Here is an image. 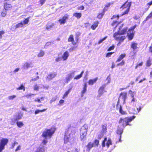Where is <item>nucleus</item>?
<instances>
[{
    "label": "nucleus",
    "mask_w": 152,
    "mask_h": 152,
    "mask_svg": "<svg viewBox=\"0 0 152 152\" xmlns=\"http://www.w3.org/2000/svg\"><path fill=\"white\" fill-rule=\"evenodd\" d=\"M84 73V71H83L82 72L81 74L78 75H77L74 78V79L76 80H78L80 79V78H81L83 75V74Z\"/></svg>",
    "instance_id": "34"
},
{
    "label": "nucleus",
    "mask_w": 152,
    "mask_h": 152,
    "mask_svg": "<svg viewBox=\"0 0 152 152\" xmlns=\"http://www.w3.org/2000/svg\"><path fill=\"white\" fill-rule=\"evenodd\" d=\"M126 56L125 53L121 54L118 58L117 60L116 61V62H118L122 60Z\"/></svg>",
    "instance_id": "26"
},
{
    "label": "nucleus",
    "mask_w": 152,
    "mask_h": 152,
    "mask_svg": "<svg viewBox=\"0 0 152 152\" xmlns=\"http://www.w3.org/2000/svg\"><path fill=\"white\" fill-rule=\"evenodd\" d=\"M55 60L56 62H58L61 61V58L59 56L57 57L56 58Z\"/></svg>",
    "instance_id": "47"
},
{
    "label": "nucleus",
    "mask_w": 152,
    "mask_h": 152,
    "mask_svg": "<svg viewBox=\"0 0 152 152\" xmlns=\"http://www.w3.org/2000/svg\"><path fill=\"white\" fill-rule=\"evenodd\" d=\"M7 12L6 10H4L2 12L1 15L2 17H4L6 16Z\"/></svg>",
    "instance_id": "49"
},
{
    "label": "nucleus",
    "mask_w": 152,
    "mask_h": 152,
    "mask_svg": "<svg viewBox=\"0 0 152 152\" xmlns=\"http://www.w3.org/2000/svg\"><path fill=\"white\" fill-rule=\"evenodd\" d=\"M17 90H23L24 91L25 90V88L24 86L23 85H22L20 87L17 88Z\"/></svg>",
    "instance_id": "43"
},
{
    "label": "nucleus",
    "mask_w": 152,
    "mask_h": 152,
    "mask_svg": "<svg viewBox=\"0 0 152 152\" xmlns=\"http://www.w3.org/2000/svg\"><path fill=\"white\" fill-rule=\"evenodd\" d=\"M47 110L46 109H45L42 110H37L35 112V114L37 115L40 112H42L45 111Z\"/></svg>",
    "instance_id": "36"
},
{
    "label": "nucleus",
    "mask_w": 152,
    "mask_h": 152,
    "mask_svg": "<svg viewBox=\"0 0 152 152\" xmlns=\"http://www.w3.org/2000/svg\"><path fill=\"white\" fill-rule=\"evenodd\" d=\"M22 116V114H19L17 115L14 116V117L12 118L11 120L13 123H14L18 120L21 119Z\"/></svg>",
    "instance_id": "14"
},
{
    "label": "nucleus",
    "mask_w": 152,
    "mask_h": 152,
    "mask_svg": "<svg viewBox=\"0 0 152 152\" xmlns=\"http://www.w3.org/2000/svg\"><path fill=\"white\" fill-rule=\"evenodd\" d=\"M5 33V32L3 31H0V38L1 39L2 37V35Z\"/></svg>",
    "instance_id": "55"
},
{
    "label": "nucleus",
    "mask_w": 152,
    "mask_h": 152,
    "mask_svg": "<svg viewBox=\"0 0 152 152\" xmlns=\"http://www.w3.org/2000/svg\"><path fill=\"white\" fill-rule=\"evenodd\" d=\"M114 45H113L111 46L110 47L108 48V49H107V50L108 51H110L112 50H113L114 49Z\"/></svg>",
    "instance_id": "52"
},
{
    "label": "nucleus",
    "mask_w": 152,
    "mask_h": 152,
    "mask_svg": "<svg viewBox=\"0 0 152 152\" xmlns=\"http://www.w3.org/2000/svg\"><path fill=\"white\" fill-rule=\"evenodd\" d=\"M76 129L73 127H69L66 132L64 138V143L66 144L69 141L70 137L74 135L76 132Z\"/></svg>",
    "instance_id": "1"
},
{
    "label": "nucleus",
    "mask_w": 152,
    "mask_h": 152,
    "mask_svg": "<svg viewBox=\"0 0 152 152\" xmlns=\"http://www.w3.org/2000/svg\"><path fill=\"white\" fill-rule=\"evenodd\" d=\"M127 92L125 91L121 92L120 93L119 97L118 99V101L119 99V103H120V98L123 99V104L125 103L126 100L127 98Z\"/></svg>",
    "instance_id": "8"
},
{
    "label": "nucleus",
    "mask_w": 152,
    "mask_h": 152,
    "mask_svg": "<svg viewBox=\"0 0 152 152\" xmlns=\"http://www.w3.org/2000/svg\"><path fill=\"white\" fill-rule=\"evenodd\" d=\"M103 15V14L102 13H100L97 16V18L99 19H100L102 18Z\"/></svg>",
    "instance_id": "59"
},
{
    "label": "nucleus",
    "mask_w": 152,
    "mask_h": 152,
    "mask_svg": "<svg viewBox=\"0 0 152 152\" xmlns=\"http://www.w3.org/2000/svg\"><path fill=\"white\" fill-rule=\"evenodd\" d=\"M71 89V88L69 89L67 91L65 92L63 97V99H64L65 97L67 96L68 95L70 92Z\"/></svg>",
    "instance_id": "35"
},
{
    "label": "nucleus",
    "mask_w": 152,
    "mask_h": 152,
    "mask_svg": "<svg viewBox=\"0 0 152 152\" xmlns=\"http://www.w3.org/2000/svg\"><path fill=\"white\" fill-rule=\"evenodd\" d=\"M94 146V144L91 142H89L87 146L88 149L89 150L91 148Z\"/></svg>",
    "instance_id": "37"
},
{
    "label": "nucleus",
    "mask_w": 152,
    "mask_h": 152,
    "mask_svg": "<svg viewBox=\"0 0 152 152\" xmlns=\"http://www.w3.org/2000/svg\"><path fill=\"white\" fill-rule=\"evenodd\" d=\"M69 53L67 51L65 52L62 56V58L63 61H65L66 60L69 56Z\"/></svg>",
    "instance_id": "22"
},
{
    "label": "nucleus",
    "mask_w": 152,
    "mask_h": 152,
    "mask_svg": "<svg viewBox=\"0 0 152 152\" xmlns=\"http://www.w3.org/2000/svg\"><path fill=\"white\" fill-rule=\"evenodd\" d=\"M123 129H121L120 128H118V129L116 131V133L119 135V140H118L119 142H121V134L123 132Z\"/></svg>",
    "instance_id": "15"
},
{
    "label": "nucleus",
    "mask_w": 152,
    "mask_h": 152,
    "mask_svg": "<svg viewBox=\"0 0 152 152\" xmlns=\"http://www.w3.org/2000/svg\"><path fill=\"white\" fill-rule=\"evenodd\" d=\"M104 88V85H103L100 88L98 91L99 95L98 96V97H100L103 94Z\"/></svg>",
    "instance_id": "21"
},
{
    "label": "nucleus",
    "mask_w": 152,
    "mask_h": 152,
    "mask_svg": "<svg viewBox=\"0 0 152 152\" xmlns=\"http://www.w3.org/2000/svg\"><path fill=\"white\" fill-rule=\"evenodd\" d=\"M142 108V106H139L137 108V110H136L135 109H133L132 113L134 114H137L141 110Z\"/></svg>",
    "instance_id": "20"
},
{
    "label": "nucleus",
    "mask_w": 152,
    "mask_h": 152,
    "mask_svg": "<svg viewBox=\"0 0 152 152\" xmlns=\"http://www.w3.org/2000/svg\"><path fill=\"white\" fill-rule=\"evenodd\" d=\"M119 18V16L118 15H113L112 17L111 18V19H113L115 18H116L117 19H118Z\"/></svg>",
    "instance_id": "53"
},
{
    "label": "nucleus",
    "mask_w": 152,
    "mask_h": 152,
    "mask_svg": "<svg viewBox=\"0 0 152 152\" xmlns=\"http://www.w3.org/2000/svg\"><path fill=\"white\" fill-rule=\"evenodd\" d=\"M98 80V77H95L93 79L89 80L88 82V84L90 86H92L96 83Z\"/></svg>",
    "instance_id": "18"
},
{
    "label": "nucleus",
    "mask_w": 152,
    "mask_h": 152,
    "mask_svg": "<svg viewBox=\"0 0 152 152\" xmlns=\"http://www.w3.org/2000/svg\"><path fill=\"white\" fill-rule=\"evenodd\" d=\"M119 99L118 101L117 104L116 105V109L118 110L119 113L122 115H126L127 113L125 111L123 110L122 109V107L121 105H119Z\"/></svg>",
    "instance_id": "9"
},
{
    "label": "nucleus",
    "mask_w": 152,
    "mask_h": 152,
    "mask_svg": "<svg viewBox=\"0 0 152 152\" xmlns=\"http://www.w3.org/2000/svg\"><path fill=\"white\" fill-rule=\"evenodd\" d=\"M114 53V52H109L107 53L106 55V57H110L112 54Z\"/></svg>",
    "instance_id": "45"
},
{
    "label": "nucleus",
    "mask_w": 152,
    "mask_h": 152,
    "mask_svg": "<svg viewBox=\"0 0 152 152\" xmlns=\"http://www.w3.org/2000/svg\"><path fill=\"white\" fill-rule=\"evenodd\" d=\"M134 32L128 31L127 34V37L128 39L129 40H131L133 38L134 36Z\"/></svg>",
    "instance_id": "17"
},
{
    "label": "nucleus",
    "mask_w": 152,
    "mask_h": 152,
    "mask_svg": "<svg viewBox=\"0 0 152 152\" xmlns=\"http://www.w3.org/2000/svg\"><path fill=\"white\" fill-rule=\"evenodd\" d=\"M33 64L31 62H25L22 66V69L23 70H27L30 68L33 67Z\"/></svg>",
    "instance_id": "10"
},
{
    "label": "nucleus",
    "mask_w": 152,
    "mask_h": 152,
    "mask_svg": "<svg viewBox=\"0 0 152 152\" xmlns=\"http://www.w3.org/2000/svg\"><path fill=\"white\" fill-rule=\"evenodd\" d=\"M68 18L67 16H64L62 18L58 20V22L61 24H64L66 22V20Z\"/></svg>",
    "instance_id": "19"
},
{
    "label": "nucleus",
    "mask_w": 152,
    "mask_h": 152,
    "mask_svg": "<svg viewBox=\"0 0 152 152\" xmlns=\"http://www.w3.org/2000/svg\"><path fill=\"white\" fill-rule=\"evenodd\" d=\"M121 26L120 27L119 30L117 31V32H116L118 33L119 34L122 35L125 34L127 32V31L128 30V28L127 27H126L123 28L122 29H121Z\"/></svg>",
    "instance_id": "12"
},
{
    "label": "nucleus",
    "mask_w": 152,
    "mask_h": 152,
    "mask_svg": "<svg viewBox=\"0 0 152 152\" xmlns=\"http://www.w3.org/2000/svg\"><path fill=\"white\" fill-rule=\"evenodd\" d=\"M143 63V62L142 61L141 63H140L139 64H137L136 66H135V69H137V67L139 66H142V65Z\"/></svg>",
    "instance_id": "48"
},
{
    "label": "nucleus",
    "mask_w": 152,
    "mask_h": 152,
    "mask_svg": "<svg viewBox=\"0 0 152 152\" xmlns=\"http://www.w3.org/2000/svg\"><path fill=\"white\" fill-rule=\"evenodd\" d=\"M45 51L42 50H40L39 53L37 54V57H42L45 55Z\"/></svg>",
    "instance_id": "28"
},
{
    "label": "nucleus",
    "mask_w": 152,
    "mask_h": 152,
    "mask_svg": "<svg viewBox=\"0 0 152 152\" xmlns=\"http://www.w3.org/2000/svg\"><path fill=\"white\" fill-rule=\"evenodd\" d=\"M68 41L72 42V44L73 45L75 44V43L74 41L73 36V35H71L70 36L68 39Z\"/></svg>",
    "instance_id": "29"
},
{
    "label": "nucleus",
    "mask_w": 152,
    "mask_h": 152,
    "mask_svg": "<svg viewBox=\"0 0 152 152\" xmlns=\"http://www.w3.org/2000/svg\"><path fill=\"white\" fill-rule=\"evenodd\" d=\"M149 51L152 54V46H151L149 47Z\"/></svg>",
    "instance_id": "62"
},
{
    "label": "nucleus",
    "mask_w": 152,
    "mask_h": 152,
    "mask_svg": "<svg viewBox=\"0 0 152 152\" xmlns=\"http://www.w3.org/2000/svg\"><path fill=\"white\" fill-rule=\"evenodd\" d=\"M136 27V25H135L131 27L128 30V31H130L131 32H134V30L135 28Z\"/></svg>",
    "instance_id": "41"
},
{
    "label": "nucleus",
    "mask_w": 152,
    "mask_h": 152,
    "mask_svg": "<svg viewBox=\"0 0 152 152\" xmlns=\"http://www.w3.org/2000/svg\"><path fill=\"white\" fill-rule=\"evenodd\" d=\"M16 97V96L15 95H13L12 96H9L8 97L9 99L12 100L13 99H15Z\"/></svg>",
    "instance_id": "42"
},
{
    "label": "nucleus",
    "mask_w": 152,
    "mask_h": 152,
    "mask_svg": "<svg viewBox=\"0 0 152 152\" xmlns=\"http://www.w3.org/2000/svg\"><path fill=\"white\" fill-rule=\"evenodd\" d=\"M33 94H28L26 95L25 96L27 98H29L31 97L32 95H34Z\"/></svg>",
    "instance_id": "57"
},
{
    "label": "nucleus",
    "mask_w": 152,
    "mask_h": 152,
    "mask_svg": "<svg viewBox=\"0 0 152 152\" xmlns=\"http://www.w3.org/2000/svg\"><path fill=\"white\" fill-rule=\"evenodd\" d=\"M125 63V62L124 60H122L120 63L117 64V66H123Z\"/></svg>",
    "instance_id": "44"
},
{
    "label": "nucleus",
    "mask_w": 152,
    "mask_h": 152,
    "mask_svg": "<svg viewBox=\"0 0 152 152\" xmlns=\"http://www.w3.org/2000/svg\"><path fill=\"white\" fill-rule=\"evenodd\" d=\"M98 22L97 21L94 22V24L91 26V28L93 30H95L98 26Z\"/></svg>",
    "instance_id": "30"
},
{
    "label": "nucleus",
    "mask_w": 152,
    "mask_h": 152,
    "mask_svg": "<svg viewBox=\"0 0 152 152\" xmlns=\"http://www.w3.org/2000/svg\"><path fill=\"white\" fill-rule=\"evenodd\" d=\"M56 74L54 73H52L49 74L47 77V80H52L53 78L55 77Z\"/></svg>",
    "instance_id": "27"
},
{
    "label": "nucleus",
    "mask_w": 152,
    "mask_h": 152,
    "mask_svg": "<svg viewBox=\"0 0 152 152\" xmlns=\"http://www.w3.org/2000/svg\"><path fill=\"white\" fill-rule=\"evenodd\" d=\"M46 139H45L43 140L42 141V143L44 145H45L48 142V141L46 140Z\"/></svg>",
    "instance_id": "64"
},
{
    "label": "nucleus",
    "mask_w": 152,
    "mask_h": 152,
    "mask_svg": "<svg viewBox=\"0 0 152 152\" xmlns=\"http://www.w3.org/2000/svg\"><path fill=\"white\" fill-rule=\"evenodd\" d=\"M151 60L150 58H149L146 61V66L149 67L151 65Z\"/></svg>",
    "instance_id": "33"
},
{
    "label": "nucleus",
    "mask_w": 152,
    "mask_h": 152,
    "mask_svg": "<svg viewBox=\"0 0 152 152\" xmlns=\"http://www.w3.org/2000/svg\"><path fill=\"white\" fill-rule=\"evenodd\" d=\"M29 18H27L26 19L24 20L23 22V25L26 24H27L28 23L29 21Z\"/></svg>",
    "instance_id": "40"
},
{
    "label": "nucleus",
    "mask_w": 152,
    "mask_h": 152,
    "mask_svg": "<svg viewBox=\"0 0 152 152\" xmlns=\"http://www.w3.org/2000/svg\"><path fill=\"white\" fill-rule=\"evenodd\" d=\"M73 15V16L76 17L77 18L79 19L81 17L82 15L81 13L76 12L74 13Z\"/></svg>",
    "instance_id": "32"
},
{
    "label": "nucleus",
    "mask_w": 152,
    "mask_h": 152,
    "mask_svg": "<svg viewBox=\"0 0 152 152\" xmlns=\"http://www.w3.org/2000/svg\"><path fill=\"white\" fill-rule=\"evenodd\" d=\"M84 9V7L83 6H80L78 7V9L79 10H83Z\"/></svg>",
    "instance_id": "58"
},
{
    "label": "nucleus",
    "mask_w": 152,
    "mask_h": 152,
    "mask_svg": "<svg viewBox=\"0 0 152 152\" xmlns=\"http://www.w3.org/2000/svg\"><path fill=\"white\" fill-rule=\"evenodd\" d=\"M50 44H51V43L50 42H47L45 45V46H44L45 48L47 47L50 45Z\"/></svg>",
    "instance_id": "61"
},
{
    "label": "nucleus",
    "mask_w": 152,
    "mask_h": 152,
    "mask_svg": "<svg viewBox=\"0 0 152 152\" xmlns=\"http://www.w3.org/2000/svg\"><path fill=\"white\" fill-rule=\"evenodd\" d=\"M135 118V116H132L130 117H126L124 118H120L118 121V123L123 128L129 125V122L132 121Z\"/></svg>",
    "instance_id": "2"
},
{
    "label": "nucleus",
    "mask_w": 152,
    "mask_h": 152,
    "mask_svg": "<svg viewBox=\"0 0 152 152\" xmlns=\"http://www.w3.org/2000/svg\"><path fill=\"white\" fill-rule=\"evenodd\" d=\"M34 90L36 91H38L39 88V87L37 85H34Z\"/></svg>",
    "instance_id": "51"
},
{
    "label": "nucleus",
    "mask_w": 152,
    "mask_h": 152,
    "mask_svg": "<svg viewBox=\"0 0 152 152\" xmlns=\"http://www.w3.org/2000/svg\"><path fill=\"white\" fill-rule=\"evenodd\" d=\"M113 37L115 39L116 41H118L119 43H120L123 42L126 38L125 36L119 34L118 33H115L113 35Z\"/></svg>",
    "instance_id": "6"
},
{
    "label": "nucleus",
    "mask_w": 152,
    "mask_h": 152,
    "mask_svg": "<svg viewBox=\"0 0 152 152\" xmlns=\"http://www.w3.org/2000/svg\"><path fill=\"white\" fill-rule=\"evenodd\" d=\"M118 23V22L117 21H114L112 23V25L113 26H115V27H116V25Z\"/></svg>",
    "instance_id": "54"
},
{
    "label": "nucleus",
    "mask_w": 152,
    "mask_h": 152,
    "mask_svg": "<svg viewBox=\"0 0 152 152\" xmlns=\"http://www.w3.org/2000/svg\"><path fill=\"white\" fill-rule=\"evenodd\" d=\"M21 149V146L20 145H19L17 147L16 149L15 150V151L16 152L20 150Z\"/></svg>",
    "instance_id": "60"
},
{
    "label": "nucleus",
    "mask_w": 152,
    "mask_h": 152,
    "mask_svg": "<svg viewBox=\"0 0 152 152\" xmlns=\"http://www.w3.org/2000/svg\"><path fill=\"white\" fill-rule=\"evenodd\" d=\"M23 26V22L19 23L16 25L13 24L11 27V30H14L17 28H22Z\"/></svg>",
    "instance_id": "13"
},
{
    "label": "nucleus",
    "mask_w": 152,
    "mask_h": 152,
    "mask_svg": "<svg viewBox=\"0 0 152 152\" xmlns=\"http://www.w3.org/2000/svg\"><path fill=\"white\" fill-rule=\"evenodd\" d=\"M99 141L97 140H96L94 142V145H95L96 146H98L99 143Z\"/></svg>",
    "instance_id": "56"
},
{
    "label": "nucleus",
    "mask_w": 152,
    "mask_h": 152,
    "mask_svg": "<svg viewBox=\"0 0 152 152\" xmlns=\"http://www.w3.org/2000/svg\"><path fill=\"white\" fill-rule=\"evenodd\" d=\"M8 140L7 138H3L0 141V152L4 149L5 146L7 143Z\"/></svg>",
    "instance_id": "7"
},
{
    "label": "nucleus",
    "mask_w": 152,
    "mask_h": 152,
    "mask_svg": "<svg viewBox=\"0 0 152 152\" xmlns=\"http://www.w3.org/2000/svg\"><path fill=\"white\" fill-rule=\"evenodd\" d=\"M17 124L18 126L19 127H21L23 125V124L21 122L19 121L17 122Z\"/></svg>",
    "instance_id": "39"
},
{
    "label": "nucleus",
    "mask_w": 152,
    "mask_h": 152,
    "mask_svg": "<svg viewBox=\"0 0 152 152\" xmlns=\"http://www.w3.org/2000/svg\"><path fill=\"white\" fill-rule=\"evenodd\" d=\"M4 7L6 10L10 9L12 7V6L10 4H6L4 5Z\"/></svg>",
    "instance_id": "31"
},
{
    "label": "nucleus",
    "mask_w": 152,
    "mask_h": 152,
    "mask_svg": "<svg viewBox=\"0 0 152 152\" xmlns=\"http://www.w3.org/2000/svg\"><path fill=\"white\" fill-rule=\"evenodd\" d=\"M152 16V12H151L149 15L146 17L145 20H147L149 18H151Z\"/></svg>",
    "instance_id": "46"
},
{
    "label": "nucleus",
    "mask_w": 152,
    "mask_h": 152,
    "mask_svg": "<svg viewBox=\"0 0 152 152\" xmlns=\"http://www.w3.org/2000/svg\"><path fill=\"white\" fill-rule=\"evenodd\" d=\"M19 69H20V68H16V69H15L14 70V71H13V72L14 73L17 72L19 71Z\"/></svg>",
    "instance_id": "63"
},
{
    "label": "nucleus",
    "mask_w": 152,
    "mask_h": 152,
    "mask_svg": "<svg viewBox=\"0 0 152 152\" xmlns=\"http://www.w3.org/2000/svg\"><path fill=\"white\" fill-rule=\"evenodd\" d=\"M39 78V77L38 76H37L36 78L31 79L30 80V81L31 82V81H36L37 80H38Z\"/></svg>",
    "instance_id": "50"
},
{
    "label": "nucleus",
    "mask_w": 152,
    "mask_h": 152,
    "mask_svg": "<svg viewBox=\"0 0 152 152\" xmlns=\"http://www.w3.org/2000/svg\"><path fill=\"white\" fill-rule=\"evenodd\" d=\"M54 25V24L53 23H52L50 24H48L47 25L46 27V29L49 30Z\"/></svg>",
    "instance_id": "38"
},
{
    "label": "nucleus",
    "mask_w": 152,
    "mask_h": 152,
    "mask_svg": "<svg viewBox=\"0 0 152 152\" xmlns=\"http://www.w3.org/2000/svg\"><path fill=\"white\" fill-rule=\"evenodd\" d=\"M88 129L87 125H84L81 128L80 131V138L82 141H83L86 138Z\"/></svg>",
    "instance_id": "3"
},
{
    "label": "nucleus",
    "mask_w": 152,
    "mask_h": 152,
    "mask_svg": "<svg viewBox=\"0 0 152 152\" xmlns=\"http://www.w3.org/2000/svg\"><path fill=\"white\" fill-rule=\"evenodd\" d=\"M54 132V131L52 129H46L44 131L42 136L45 139H47L48 138H50L51 137Z\"/></svg>",
    "instance_id": "5"
},
{
    "label": "nucleus",
    "mask_w": 152,
    "mask_h": 152,
    "mask_svg": "<svg viewBox=\"0 0 152 152\" xmlns=\"http://www.w3.org/2000/svg\"><path fill=\"white\" fill-rule=\"evenodd\" d=\"M74 74V73L72 72L68 74L64 80V82L66 83H67L73 78Z\"/></svg>",
    "instance_id": "11"
},
{
    "label": "nucleus",
    "mask_w": 152,
    "mask_h": 152,
    "mask_svg": "<svg viewBox=\"0 0 152 152\" xmlns=\"http://www.w3.org/2000/svg\"><path fill=\"white\" fill-rule=\"evenodd\" d=\"M128 0H127L120 7L121 9V8L122 9H126V10L121 14V16L127 14L129 13L132 3L130 1L128 2Z\"/></svg>",
    "instance_id": "4"
},
{
    "label": "nucleus",
    "mask_w": 152,
    "mask_h": 152,
    "mask_svg": "<svg viewBox=\"0 0 152 152\" xmlns=\"http://www.w3.org/2000/svg\"><path fill=\"white\" fill-rule=\"evenodd\" d=\"M107 141V142L105 144L107 148H108L110 145H112V140L110 139H109L108 140H107V138L105 137V142Z\"/></svg>",
    "instance_id": "25"
},
{
    "label": "nucleus",
    "mask_w": 152,
    "mask_h": 152,
    "mask_svg": "<svg viewBox=\"0 0 152 152\" xmlns=\"http://www.w3.org/2000/svg\"><path fill=\"white\" fill-rule=\"evenodd\" d=\"M130 47L131 48L133 49L134 51H136L139 48L138 46L137 43L134 42H133L131 43Z\"/></svg>",
    "instance_id": "16"
},
{
    "label": "nucleus",
    "mask_w": 152,
    "mask_h": 152,
    "mask_svg": "<svg viewBox=\"0 0 152 152\" xmlns=\"http://www.w3.org/2000/svg\"><path fill=\"white\" fill-rule=\"evenodd\" d=\"M87 85L86 83H85L83 85V90L81 92V96L83 97L84 96V94L87 91Z\"/></svg>",
    "instance_id": "24"
},
{
    "label": "nucleus",
    "mask_w": 152,
    "mask_h": 152,
    "mask_svg": "<svg viewBox=\"0 0 152 152\" xmlns=\"http://www.w3.org/2000/svg\"><path fill=\"white\" fill-rule=\"evenodd\" d=\"M104 125H102V131L99 133L98 135V138L101 139L104 136Z\"/></svg>",
    "instance_id": "23"
}]
</instances>
